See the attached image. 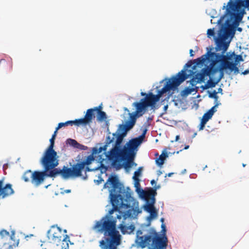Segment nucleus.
<instances>
[{
  "mask_svg": "<svg viewBox=\"0 0 249 249\" xmlns=\"http://www.w3.org/2000/svg\"><path fill=\"white\" fill-rule=\"evenodd\" d=\"M146 131L147 130L146 129H144L142 134L139 137H138V138L140 139L142 141H142L143 138L145 137Z\"/></svg>",
  "mask_w": 249,
  "mask_h": 249,
  "instance_id": "obj_44",
  "label": "nucleus"
},
{
  "mask_svg": "<svg viewBox=\"0 0 249 249\" xmlns=\"http://www.w3.org/2000/svg\"><path fill=\"white\" fill-rule=\"evenodd\" d=\"M122 192L123 193L121 194H123L124 196H125L126 197V199H129L130 197H131V194L128 192H125L124 190V189L122 188Z\"/></svg>",
  "mask_w": 249,
  "mask_h": 249,
  "instance_id": "obj_38",
  "label": "nucleus"
},
{
  "mask_svg": "<svg viewBox=\"0 0 249 249\" xmlns=\"http://www.w3.org/2000/svg\"><path fill=\"white\" fill-rule=\"evenodd\" d=\"M134 158H132V160L129 159V157L128 156L126 157L125 160H127V162L125 164V168H130L131 167L132 164L133 163Z\"/></svg>",
  "mask_w": 249,
  "mask_h": 249,
  "instance_id": "obj_30",
  "label": "nucleus"
},
{
  "mask_svg": "<svg viewBox=\"0 0 249 249\" xmlns=\"http://www.w3.org/2000/svg\"><path fill=\"white\" fill-rule=\"evenodd\" d=\"M123 216L124 217V219H126L125 214Z\"/></svg>",
  "mask_w": 249,
  "mask_h": 249,
  "instance_id": "obj_63",
  "label": "nucleus"
},
{
  "mask_svg": "<svg viewBox=\"0 0 249 249\" xmlns=\"http://www.w3.org/2000/svg\"><path fill=\"white\" fill-rule=\"evenodd\" d=\"M58 156L53 149L47 148L45 150L40 162L44 169L51 171L55 169L58 165Z\"/></svg>",
  "mask_w": 249,
  "mask_h": 249,
  "instance_id": "obj_11",
  "label": "nucleus"
},
{
  "mask_svg": "<svg viewBox=\"0 0 249 249\" xmlns=\"http://www.w3.org/2000/svg\"><path fill=\"white\" fill-rule=\"evenodd\" d=\"M119 212V214H117L116 218L120 220L122 219L123 215L121 213L122 212L121 211H120V212Z\"/></svg>",
  "mask_w": 249,
  "mask_h": 249,
  "instance_id": "obj_46",
  "label": "nucleus"
},
{
  "mask_svg": "<svg viewBox=\"0 0 249 249\" xmlns=\"http://www.w3.org/2000/svg\"><path fill=\"white\" fill-rule=\"evenodd\" d=\"M151 183L152 185H154V184L156 183V181L155 180L153 179L151 181Z\"/></svg>",
  "mask_w": 249,
  "mask_h": 249,
  "instance_id": "obj_55",
  "label": "nucleus"
},
{
  "mask_svg": "<svg viewBox=\"0 0 249 249\" xmlns=\"http://www.w3.org/2000/svg\"><path fill=\"white\" fill-rule=\"evenodd\" d=\"M168 176L169 177H171V173H169L168 174H166V177Z\"/></svg>",
  "mask_w": 249,
  "mask_h": 249,
  "instance_id": "obj_58",
  "label": "nucleus"
},
{
  "mask_svg": "<svg viewBox=\"0 0 249 249\" xmlns=\"http://www.w3.org/2000/svg\"><path fill=\"white\" fill-rule=\"evenodd\" d=\"M0 235L1 236V238H4L5 237L9 236L10 233L9 231L5 230H2L0 231Z\"/></svg>",
  "mask_w": 249,
  "mask_h": 249,
  "instance_id": "obj_33",
  "label": "nucleus"
},
{
  "mask_svg": "<svg viewBox=\"0 0 249 249\" xmlns=\"http://www.w3.org/2000/svg\"><path fill=\"white\" fill-rule=\"evenodd\" d=\"M217 106V105L213 107L210 109H209L206 113H204L202 116L201 120L204 121L207 123V122L212 118L213 116L214 113L216 111L215 109V107Z\"/></svg>",
  "mask_w": 249,
  "mask_h": 249,
  "instance_id": "obj_21",
  "label": "nucleus"
},
{
  "mask_svg": "<svg viewBox=\"0 0 249 249\" xmlns=\"http://www.w3.org/2000/svg\"><path fill=\"white\" fill-rule=\"evenodd\" d=\"M113 138L109 137L106 138L105 144L99 148L93 147L92 149V153L88 156L86 159L82 161H79L74 164L72 168H68L64 166L62 169L56 168L57 175H60L63 178L67 179L70 177H78L82 176V171L85 169V171H91V170L88 167L94 160V156L96 157L97 154H99L102 150H106L107 146L113 141Z\"/></svg>",
  "mask_w": 249,
  "mask_h": 249,
  "instance_id": "obj_2",
  "label": "nucleus"
},
{
  "mask_svg": "<svg viewBox=\"0 0 249 249\" xmlns=\"http://www.w3.org/2000/svg\"><path fill=\"white\" fill-rule=\"evenodd\" d=\"M33 173L31 170H28L25 171L22 175V178L25 182H29L31 181L33 178Z\"/></svg>",
  "mask_w": 249,
  "mask_h": 249,
  "instance_id": "obj_25",
  "label": "nucleus"
},
{
  "mask_svg": "<svg viewBox=\"0 0 249 249\" xmlns=\"http://www.w3.org/2000/svg\"><path fill=\"white\" fill-rule=\"evenodd\" d=\"M168 154L165 151L162 152V154L159 156V157L156 160V164L159 166L162 165L165 160L166 158L168 157Z\"/></svg>",
  "mask_w": 249,
  "mask_h": 249,
  "instance_id": "obj_24",
  "label": "nucleus"
},
{
  "mask_svg": "<svg viewBox=\"0 0 249 249\" xmlns=\"http://www.w3.org/2000/svg\"><path fill=\"white\" fill-rule=\"evenodd\" d=\"M190 54L191 56H193L194 55L193 50L191 49L190 50Z\"/></svg>",
  "mask_w": 249,
  "mask_h": 249,
  "instance_id": "obj_51",
  "label": "nucleus"
},
{
  "mask_svg": "<svg viewBox=\"0 0 249 249\" xmlns=\"http://www.w3.org/2000/svg\"><path fill=\"white\" fill-rule=\"evenodd\" d=\"M161 220V221L162 222H163L164 219H163V218H162L161 219V220Z\"/></svg>",
  "mask_w": 249,
  "mask_h": 249,
  "instance_id": "obj_64",
  "label": "nucleus"
},
{
  "mask_svg": "<svg viewBox=\"0 0 249 249\" xmlns=\"http://www.w3.org/2000/svg\"><path fill=\"white\" fill-rule=\"evenodd\" d=\"M198 65L196 64L195 60L193 61H189L185 64L184 69L178 72L176 76H172V89L178 87L189 76L193 75L195 73L193 70Z\"/></svg>",
  "mask_w": 249,
  "mask_h": 249,
  "instance_id": "obj_10",
  "label": "nucleus"
},
{
  "mask_svg": "<svg viewBox=\"0 0 249 249\" xmlns=\"http://www.w3.org/2000/svg\"><path fill=\"white\" fill-rule=\"evenodd\" d=\"M248 7L244 4L229 0L226 5L225 15L229 16L231 19L241 21L246 13L245 9Z\"/></svg>",
  "mask_w": 249,
  "mask_h": 249,
  "instance_id": "obj_9",
  "label": "nucleus"
},
{
  "mask_svg": "<svg viewBox=\"0 0 249 249\" xmlns=\"http://www.w3.org/2000/svg\"><path fill=\"white\" fill-rule=\"evenodd\" d=\"M195 89L194 88H186L184 90H182V94L183 95H187L194 91Z\"/></svg>",
  "mask_w": 249,
  "mask_h": 249,
  "instance_id": "obj_28",
  "label": "nucleus"
},
{
  "mask_svg": "<svg viewBox=\"0 0 249 249\" xmlns=\"http://www.w3.org/2000/svg\"><path fill=\"white\" fill-rule=\"evenodd\" d=\"M127 215L128 217H130L131 215V213H130V211L129 210L127 212Z\"/></svg>",
  "mask_w": 249,
  "mask_h": 249,
  "instance_id": "obj_54",
  "label": "nucleus"
},
{
  "mask_svg": "<svg viewBox=\"0 0 249 249\" xmlns=\"http://www.w3.org/2000/svg\"><path fill=\"white\" fill-rule=\"evenodd\" d=\"M43 244H42L41 245V247H42V249H46V248H44L43 247Z\"/></svg>",
  "mask_w": 249,
  "mask_h": 249,
  "instance_id": "obj_62",
  "label": "nucleus"
},
{
  "mask_svg": "<svg viewBox=\"0 0 249 249\" xmlns=\"http://www.w3.org/2000/svg\"><path fill=\"white\" fill-rule=\"evenodd\" d=\"M228 59H223L220 62L221 70L229 69L231 71H234V72L238 71V68L236 67L237 63L230 62Z\"/></svg>",
  "mask_w": 249,
  "mask_h": 249,
  "instance_id": "obj_18",
  "label": "nucleus"
},
{
  "mask_svg": "<svg viewBox=\"0 0 249 249\" xmlns=\"http://www.w3.org/2000/svg\"><path fill=\"white\" fill-rule=\"evenodd\" d=\"M102 105L95 107V112L97 113V120L103 121L107 119V115L104 111H102Z\"/></svg>",
  "mask_w": 249,
  "mask_h": 249,
  "instance_id": "obj_22",
  "label": "nucleus"
},
{
  "mask_svg": "<svg viewBox=\"0 0 249 249\" xmlns=\"http://www.w3.org/2000/svg\"><path fill=\"white\" fill-rule=\"evenodd\" d=\"M71 192V190L70 189H67V190H65L63 192H62V194H64V193H70Z\"/></svg>",
  "mask_w": 249,
  "mask_h": 249,
  "instance_id": "obj_48",
  "label": "nucleus"
},
{
  "mask_svg": "<svg viewBox=\"0 0 249 249\" xmlns=\"http://www.w3.org/2000/svg\"><path fill=\"white\" fill-rule=\"evenodd\" d=\"M142 142V141L138 138H134L129 140L123 147L124 152L130 160L134 158L136 154L135 150Z\"/></svg>",
  "mask_w": 249,
  "mask_h": 249,
  "instance_id": "obj_14",
  "label": "nucleus"
},
{
  "mask_svg": "<svg viewBox=\"0 0 249 249\" xmlns=\"http://www.w3.org/2000/svg\"><path fill=\"white\" fill-rule=\"evenodd\" d=\"M18 242L16 243V245H15V246H17L18 245Z\"/></svg>",
  "mask_w": 249,
  "mask_h": 249,
  "instance_id": "obj_61",
  "label": "nucleus"
},
{
  "mask_svg": "<svg viewBox=\"0 0 249 249\" xmlns=\"http://www.w3.org/2000/svg\"><path fill=\"white\" fill-rule=\"evenodd\" d=\"M119 229L121 230L123 234H125V233L128 232V231H127V226L124 224V222H123L119 225Z\"/></svg>",
  "mask_w": 249,
  "mask_h": 249,
  "instance_id": "obj_29",
  "label": "nucleus"
},
{
  "mask_svg": "<svg viewBox=\"0 0 249 249\" xmlns=\"http://www.w3.org/2000/svg\"><path fill=\"white\" fill-rule=\"evenodd\" d=\"M206 124V122H205L204 121L201 120V122L199 124V130H203L205 127Z\"/></svg>",
  "mask_w": 249,
  "mask_h": 249,
  "instance_id": "obj_42",
  "label": "nucleus"
},
{
  "mask_svg": "<svg viewBox=\"0 0 249 249\" xmlns=\"http://www.w3.org/2000/svg\"><path fill=\"white\" fill-rule=\"evenodd\" d=\"M214 28L209 29L207 32V37L213 40L216 45V47H229L230 43L229 37L232 33V29L231 27H226L223 29H220L216 36Z\"/></svg>",
  "mask_w": 249,
  "mask_h": 249,
  "instance_id": "obj_8",
  "label": "nucleus"
},
{
  "mask_svg": "<svg viewBox=\"0 0 249 249\" xmlns=\"http://www.w3.org/2000/svg\"><path fill=\"white\" fill-rule=\"evenodd\" d=\"M105 187L111 188L110 190L109 196L110 197V201L112 206V208L109 211L108 214L109 215H107L106 217H103L106 220H112L113 216L111 215L114 212H119V208L123 207L125 206L124 203V197L121 195L122 192V186L121 184L119 182L117 177L115 176H111L108 178L107 181L105 184ZM127 206V205H126Z\"/></svg>",
  "mask_w": 249,
  "mask_h": 249,
  "instance_id": "obj_5",
  "label": "nucleus"
},
{
  "mask_svg": "<svg viewBox=\"0 0 249 249\" xmlns=\"http://www.w3.org/2000/svg\"><path fill=\"white\" fill-rule=\"evenodd\" d=\"M179 135H177V136H176V140H175V141H176V142L178 141V140H179Z\"/></svg>",
  "mask_w": 249,
  "mask_h": 249,
  "instance_id": "obj_53",
  "label": "nucleus"
},
{
  "mask_svg": "<svg viewBox=\"0 0 249 249\" xmlns=\"http://www.w3.org/2000/svg\"><path fill=\"white\" fill-rule=\"evenodd\" d=\"M93 229L99 232H104L105 240L100 241V245L102 248L107 245L108 249H117V246L120 244L121 235L116 230V220L102 218L101 220L96 221Z\"/></svg>",
  "mask_w": 249,
  "mask_h": 249,
  "instance_id": "obj_4",
  "label": "nucleus"
},
{
  "mask_svg": "<svg viewBox=\"0 0 249 249\" xmlns=\"http://www.w3.org/2000/svg\"><path fill=\"white\" fill-rule=\"evenodd\" d=\"M198 82H196V80L193 77L190 81V85H191L192 87L195 86L196 85Z\"/></svg>",
  "mask_w": 249,
  "mask_h": 249,
  "instance_id": "obj_40",
  "label": "nucleus"
},
{
  "mask_svg": "<svg viewBox=\"0 0 249 249\" xmlns=\"http://www.w3.org/2000/svg\"><path fill=\"white\" fill-rule=\"evenodd\" d=\"M143 197L145 199H150L152 201V199H155L154 196L156 194V190L153 188H150L147 191H143L142 190Z\"/></svg>",
  "mask_w": 249,
  "mask_h": 249,
  "instance_id": "obj_20",
  "label": "nucleus"
},
{
  "mask_svg": "<svg viewBox=\"0 0 249 249\" xmlns=\"http://www.w3.org/2000/svg\"><path fill=\"white\" fill-rule=\"evenodd\" d=\"M95 107L94 108L88 109L87 110L86 113L84 118L78 119L79 125H87L90 124L92 120L95 117Z\"/></svg>",
  "mask_w": 249,
  "mask_h": 249,
  "instance_id": "obj_15",
  "label": "nucleus"
},
{
  "mask_svg": "<svg viewBox=\"0 0 249 249\" xmlns=\"http://www.w3.org/2000/svg\"><path fill=\"white\" fill-rule=\"evenodd\" d=\"M245 122L248 123L249 124V117L248 118L247 120L245 121Z\"/></svg>",
  "mask_w": 249,
  "mask_h": 249,
  "instance_id": "obj_59",
  "label": "nucleus"
},
{
  "mask_svg": "<svg viewBox=\"0 0 249 249\" xmlns=\"http://www.w3.org/2000/svg\"><path fill=\"white\" fill-rule=\"evenodd\" d=\"M189 147V145H186L184 148H183L181 149H180V151H181L183 149H187Z\"/></svg>",
  "mask_w": 249,
  "mask_h": 249,
  "instance_id": "obj_52",
  "label": "nucleus"
},
{
  "mask_svg": "<svg viewBox=\"0 0 249 249\" xmlns=\"http://www.w3.org/2000/svg\"><path fill=\"white\" fill-rule=\"evenodd\" d=\"M113 137L107 136L110 138H113V141L116 138L115 144L113 147L107 152V150H102L99 154H97L96 157L94 156V159L96 158L97 160L102 163L105 160H108L111 164V166L116 170L120 169L122 166V161L125 160L126 155L124 152L123 148H121V144L124 138L123 134H116V133L112 134ZM109 145V144L108 145ZM107 146V147H108Z\"/></svg>",
  "mask_w": 249,
  "mask_h": 249,
  "instance_id": "obj_3",
  "label": "nucleus"
},
{
  "mask_svg": "<svg viewBox=\"0 0 249 249\" xmlns=\"http://www.w3.org/2000/svg\"><path fill=\"white\" fill-rule=\"evenodd\" d=\"M232 57H233V59L234 60L235 63H237L240 61H243V59L242 56L241 55H235L234 53H233L232 55L229 56L227 57V59L229 60H232Z\"/></svg>",
  "mask_w": 249,
  "mask_h": 249,
  "instance_id": "obj_27",
  "label": "nucleus"
},
{
  "mask_svg": "<svg viewBox=\"0 0 249 249\" xmlns=\"http://www.w3.org/2000/svg\"><path fill=\"white\" fill-rule=\"evenodd\" d=\"M249 73V70H246L242 72V74L244 75H246Z\"/></svg>",
  "mask_w": 249,
  "mask_h": 249,
  "instance_id": "obj_47",
  "label": "nucleus"
},
{
  "mask_svg": "<svg viewBox=\"0 0 249 249\" xmlns=\"http://www.w3.org/2000/svg\"><path fill=\"white\" fill-rule=\"evenodd\" d=\"M209 97L217 99V92L214 90L212 93H210L209 94Z\"/></svg>",
  "mask_w": 249,
  "mask_h": 249,
  "instance_id": "obj_39",
  "label": "nucleus"
},
{
  "mask_svg": "<svg viewBox=\"0 0 249 249\" xmlns=\"http://www.w3.org/2000/svg\"><path fill=\"white\" fill-rule=\"evenodd\" d=\"M108 246L107 245H105L104 247H103V249H108Z\"/></svg>",
  "mask_w": 249,
  "mask_h": 249,
  "instance_id": "obj_57",
  "label": "nucleus"
},
{
  "mask_svg": "<svg viewBox=\"0 0 249 249\" xmlns=\"http://www.w3.org/2000/svg\"><path fill=\"white\" fill-rule=\"evenodd\" d=\"M7 249H14L13 246V245H10L9 246Z\"/></svg>",
  "mask_w": 249,
  "mask_h": 249,
  "instance_id": "obj_56",
  "label": "nucleus"
},
{
  "mask_svg": "<svg viewBox=\"0 0 249 249\" xmlns=\"http://www.w3.org/2000/svg\"><path fill=\"white\" fill-rule=\"evenodd\" d=\"M219 83L218 81L215 79H210L207 81V84L205 85V89H209L210 88H213L215 87L216 85Z\"/></svg>",
  "mask_w": 249,
  "mask_h": 249,
  "instance_id": "obj_26",
  "label": "nucleus"
},
{
  "mask_svg": "<svg viewBox=\"0 0 249 249\" xmlns=\"http://www.w3.org/2000/svg\"><path fill=\"white\" fill-rule=\"evenodd\" d=\"M210 65L202 69L201 72H198L195 74L194 78L196 80V82H200L202 81L205 77V76H210L211 75Z\"/></svg>",
  "mask_w": 249,
  "mask_h": 249,
  "instance_id": "obj_19",
  "label": "nucleus"
},
{
  "mask_svg": "<svg viewBox=\"0 0 249 249\" xmlns=\"http://www.w3.org/2000/svg\"><path fill=\"white\" fill-rule=\"evenodd\" d=\"M70 141L71 142V144L73 146H74V147H78V146L82 147V148H81V149H85V148H84V147H85V146L80 145L75 140L70 139Z\"/></svg>",
  "mask_w": 249,
  "mask_h": 249,
  "instance_id": "obj_32",
  "label": "nucleus"
},
{
  "mask_svg": "<svg viewBox=\"0 0 249 249\" xmlns=\"http://www.w3.org/2000/svg\"><path fill=\"white\" fill-rule=\"evenodd\" d=\"M15 232L14 231H11V234L10 235V238L12 240L15 241Z\"/></svg>",
  "mask_w": 249,
  "mask_h": 249,
  "instance_id": "obj_45",
  "label": "nucleus"
},
{
  "mask_svg": "<svg viewBox=\"0 0 249 249\" xmlns=\"http://www.w3.org/2000/svg\"><path fill=\"white\" fill-rule=\"evenodd\" d=\"M215 49L216 51H226L228 48H207L208 52L204 55H202L200 57L195 59V62L196 64H203L204 62L207 60L208 62H211L210 68L211 69V74H214L216 72L219 71L220 75L219 78L217 79L218 82H220L221 79L224 76V70H221V65L217 66V63L219 60L217 59L218 56L217 53L213 52H211Z\"/></svg>",
  "mask_w": 249,
  "mask_h": 249,
  "instance_id": "obj_6",
  "label": "nucleus"
},
{
  "mask_svg": "<svg viewBox=\"0 0 249 249\" xmlns=\"http://www.w3.org/2000/svg\"><path fill=\"white\" fill-rule=\"evenodd\" d=\"M127 231H128V232H132L134 229H135V227L134 225H130L129 226H127Z\"/></svg>",
  "mask_w": 249,
  "mask_h": 249,
  "instance_id": "obj_43",
  "label": "nucleus"
},
{
  "mask_svg": "<svg viewBox=\"0 0 249 249\" xmlns=\"http://www.w3.org/2000/svg\"><path fill=\"white\" fill-rule=\"evenodd\" d=\"M14 193L11 184L3 185V180H0V198H4Z\"/></svg>",
  "mask_w": 249,
  "mask_h": 249,
  "instance_id": "obj_16",
  "label": "nucleus"
},
{
  "mask_svg": "<svg viewBox=\"0 0 249 249\" xmlns=\"http://www.w3.org/2000/svg\"><path fill=\"white\" fill-rule=\"evenodd\" d=\"M68 125H75L77 126H79V124L78 121V119H76L74 121H68L65 123H60L58 124L57 126V129H60L62 127H64L67 126Z\"/></svg>",
  "mask_w": 249,
  "mask_h": 249,
  "instance_id": "obj_23",
  "label": "nucleus"
},
{
  "mask_svg": "<svg viewBox=\"0 0 249 249\" xmlns=\"http://www.w3.org/2000/svg\"><path fill=\"white\" fill-rule=\"evenodd\" d=\"M162 84V83L159 86L156 87V95L154 94L151 91L147 93L141 92V95L144 96V98H142L140 102H134L132 104V106L136 108V110L132 113H129V120L127 121L124 124L120 126V129L124 131L122 134L124 135V137L126 133L134 126L137 118H139L145 114L148 107L153 108L157 102L160 101L162 95L171 89V78H170L166 84L164 83L163 86Z\"/></svg>",
  "mask_w": 249,
  "mask_h": 249,
  "instance_id": "obj_1",
  "label": "nucleus"
},
{
  "mask_svg": "<svg viewBox=\"0 0 249 249\" xmlns=\"http://www.w3.org/2000/svg\"><path fill=\"white\" fill-rule=\"evenodd\" d=\"M48 242H43L44 244L50 243L56 244L57 247L61 241H65V238H63L61 229L57 227L52 226L47 232Z\"/></svg>",
  "mask_w": 249,
  "mask_h": 249,
  "instance_id": "obj_13",
  "label": "nucleus"
},
{
  "mask_svg": "<svg viewBox=\"0 0 249 249\" xmlns=\"http://www.w3.org/2000/svg\"><path fill=\"white\" fill-rule=\"evenodd\" d=\"M161 227H162V228H165V225H163V224H162Z\"/></svg>",
  "mask_w": 249,
  "mask_h": 249,
  "instance_id": "obj_60",
  "label": "nucleus"
},
{
  "mask_svg": "<svg viewBox=\"0 0 249 249\" xmlns=\"http://www.w3.org/2000/svg\"><path fill=\"white\" fill-rule=\"evenodd\" d=\"M142 167H140L139 168V169H138L137 171H136L134 172V175L133 178L135 180H139L138 177L140 175L141 172V170H142Z\"/></svg>",
  "mask_w": 249,
  "mask_h": 249,
  "instance_id": "obj_31",
  "label": "nucleus"
},
{
  "mask_svg": "<svg viewBox=\"0 0 249 249\" xmlns=\"http://www.w3.org/2000/svg\"><path fill=\"white\" fill-rule=\"evenodd\" d=\"M198 82H196V80L193 77L190 81V85H191L192 87L195 86L196 85Z\"/></svg>",
  "mask_w": 249,
  "mask_h": 249,
  "instance_id": "obj_41",
  "label": "nucleus"
},
{
  "mask_svg": "<svg viewBox=\"0 0 249 249\" xmlns=\"http://www.w3.org/2000/svg\"><path fill=\"white\" fill-rule=\"evenodd\" d=\"M142 232L139 230L137 232V243L142 249L144 248L152 241V248L151 249H166L167 246L166 238L165 239L157 234L152 237L151 235L139 236Z\"/></svg>",
  "mask_w": 249,
  "mask_h": 249,
  "instance_id": "obj_7",
  "label": "nucleus"
},
{
  "mask_svg": "<svg viewBox=\"0 0 249 249\" xmlns=\"http://www.w3.org/2000/svg\"><path fill=\"white\" fill-rule=\"evenodd\" d=\"M155 201V199H152V201H151L150 203L145 204L144 206V210L150 213V215L147 217V220L149 222L148 226L150 224V221L157 216V212L154 206Z\"/></svg>",
  "mask_w": 249,
  "mask_h": 249,
  "instance_id": "obj_17",
  "label": "nucleus"
},
{
  "mask_svg": "<svg viewBox=\"0 0 249 249\" xmlns=\"http://www.w3.org/2000/svg\"><path fill=\"white\" fill-rule=\"evenodd\" d=\"M240 21H236V20H233V24H232V25H233V27L231 26H229L228 27H231L232 29V33L231 34H234V31H233V28H235L237 27H238L239 25V23H240Z\"/></svg>",
  "mask_w": 249,
  "mask_h": 249,
  "instance_id": "obj_35",
  "label": "nucleus"
},
{
  "mask_svg": "<svg viewBox=\"0 0 249 249\" xmlns=\"http://www.w3.org/2000/svg\"><path fill=\"white\" fill-rule=\"evenodd\" d=\"M57 175L56 168L51 171L44 169L43 171H36L33 173L32 183L36 186H38L44 181L46 177L55 178Z\"/></svg>",
  "mask_w": 249,
  "mask_h": 249,
  "instance_id": "obj_12",
  "label": "nucleus"
},
{
  "mask_svg": "<svg viewBox=\"0 0 249 249\" xmlns=\"http://www.w3.org/2000/svg\"><path fill=\"white\" fill-rule=\"evenodd\" d=\"M59 129H57V127L56 128L55 130L54 131V133H53V136H54L56 137V134H57V131H58Z\"/></svg>",
  "mask_w": 249,
  "mask_h": 249,
  "instance_id": "obj_49",
  "label": "nucleus"
},
{
  "mask_svg": "<svg viewBox=\"0 0 249 249\" xmlns=\"http://www.w3.org/2000/svg\"><path fill=\"white\" fill-rule=\"evenodd\" d=\"M55 139V137L54 136H52L51 139L50 140V144L48 147V148L53 149Z\"/></svg>",
  "mask_w": 249,
  "mask_h": 249,
  "instance_id": "obj_34",
  "label": "nucleus"
},
{
  "mask_svg": "<svg viewBox=\"0 0 249 249\" xmlns=\"http://www.w3.org/2000/svg\"><path fill=\"white\" fill-rule=\"evenodd\" d=\"M135 186L136 188V191L138 193L142 192V190L140 189V184L139 183V180H135Z\"/></svg>",
  "mask_w": 249,
  "mask_h": 249,
  "instance_id": "obj_36",
  "label": "nucleus"
},
{
  "mask_svg": "<svg viewBox=\"0 0 249 249\" xmlns=\"http://www.w3.org/2000/svg\"><path fill=\"white\" fill-rule=\"evenodd\" d=\"M236 28H237L236 30L239 32H241L242 31V28L241 27H237Z\"/></svg>",
  "mask_w": 249,
  "mask_h": 249,
  "instance_id": "obj_50",
  "label": "nucleus"
},
{
  "mask_svg": "<svg viewBox=\"0 0 249 249\" xmlns=\"http://www.w3.org/2000/svg\"><path fill=\"white\" fill-rule=\"evenodd\" d=\"M237 2L245 5L246 7H249V0H238Z\"/></svg>",
  "mask_w": 249,
  "mask_h": 249,
  "instance_id": "obj_37",
  "label": "nucleus"
}]
</instances>
